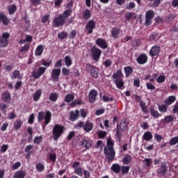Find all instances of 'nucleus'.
Instances as JSON below:
<instances>
[{"label":"nucleus","instance_id":"obj_1","mask_svg":"<svg viewBox=\"0 0 178 178\" xmlns=\"http://www.w3.org/2000/svg\"><path fill=\"white\" fill-rule=\"evenodd\" d=\"M114 144L115 143L112 138H108L107 140V145L104 148V155L106 159H108L110 162H112V161L115 159V155L116 154L113 149Z\"/></svg>","mask_w":178,"mask_h":178},{"label":"nucleus","instance_id":"obj_2","mask_svg":"<svg viewBox=\"0 0 178 178\" xmlns=\"http://www.w3.org/2000/svg\"><path fill=\"white\" fill-rule=\"evenodd\" d=\"M128 127L129 122H127V119L126 118H122L120 123L117 124V127L115 129V137L118 143H120V141H122V131H126V130H127Z\"/></svg>","mask_w":178,"mask_h":178},{"label":"nucleus","instance_id":"obj_3","mask_svg":"<svg viewBox=\"0 0 178 178\" xmlns=\"http://www.w3.org/2000/svg\"><path fill=\"white\" fill-rule=\"evenodd\" d=\"M51 116L52 115L49 111H46V113L40 111L38 113V122H42L44 119V124L47 126L51 122Z\"/></svg>","mask_w":178,"mask_h":178},{"label":"nucleus","instance_id":"obj_4","mask_svg":"<svg viewBox=\"0 0 178 178\" xmlns=\"http://www.w3.org/2000/svg\"><path fill=\"white\" fill-rule=\"evenodd\" d=\"M63 132V127L56 124L53 129V138L56 140L60 137V135Z\"/></svg>","mask_w":178,"mask_h":178},{"label":"nucleus","instance_id":"obj_5","mask_svg":"<svg viewBox=\"0 0 178 178\" xmlns=\"http://www.w3.org/2000/svg\"><path fill=\"white\" fill-rule=\"evenodd\" d=\"M9 37H10V35L8 33H4L0 36V48L8 47L9 44Z\"/></svg>","mask_w":178,"mask_h":178},{"label":"nucleus","instance_id":"obj_6","mask_svg":"<svg viewBox=\"0 0 178 178\" xmlns=\"http://www.w3.org/2000/svg\"><path fill=\"white\" fill-rule=\"evenodd\" d=\"M47 67H40L37 70H33L31 72V76L33 79H40L45 73Z\"/></svg>","mask_w":178,"mask_h":178},{"label":"nucleus","instance_id":"obj_7","mask_svg":"<svg viewBox=\"0 0 178 178\" xmlns=\"http://www.w3.org/2000/svg\"><path fill=\"white\" fill-rule=\"evenodd\" d=\"M65 20L63 19V17L60 14L53 20V26L59 27V26H63L65 24Z\"/></svg>","mask_w":178,"mask_h":178},{"label":"nucleus","instance_id":"obj_8","mask_svg":"<svg viewBox=\"0 0 178 178\" xmlns=\"http://www.w3.org/2000/svg\"><path fill=\"white\" fill-rule=\"evenodd\" d=\"M168 165L165 162L161 163L160 168L157 169V175L159 176H165L168 172Z\"/></svg>","mask_w":178,"mask_h":178},{"label":"nucleus","instance_id":"obj_9","mask_svg":"<svg viewBox=\"0 0 178 178\" xmlns=\"http://www.w3.org/2000/svg\"><path fill=\"white\" fill-rule=\"evenodd\" d=\"M59 76H60V69L54 68L51 72V77L52 81L58 82L59 81Z\"/></svg>","mask_w":178,"mask_h":178},{"label":"nucleus","instance_id":"obj_10","mask_svg":"<svg viewBox=\"0 0 178 178\" xmlns=\"http://www.w3.org/2000/svg\"><path fill=\"white\" fill-rule=\"evenodd\" d=\"M91 53H92V59L94 60H98V59H99L101 56V54H102V51H101V49L94 47L91 49Z\"/></svg>","mask_w":178,"mask_h":178},{"label":"nucleus","instance_id":"obj_11","mask_svg":"<svg viewBox=\"0 0 178 178\" xmlns=\"http://www.w3.org/2000/svg\"><path fill=\"white\" fill-rule=\"evenodd\" d=\"M94 29H95V21L91 19L87 23L86 30L88 31V34H92Z\"/></svg>","mask_w":178,"mask_h":178},{"label":"nucleus","instance_id":"obj_12","mask_svg":"<svg viewBox=\"0 0 178 178\" xmlns=\"http://www.w3.org/2000/svg\"><path fill=\"white\" fill-rule=\"evenodd\" d=\"M98 97V92L96 90H92L89 92V102L94 104Z\"/></svg>","mask_w":178,"mask_h":178},{"label":"nucleus","instance_id":"obj_13","mask_svg":"<svg viewBox=\"0 0 178 178\" xmlns=\"http://www.w3.org/2000/svg\"><path fill=\"white\" fill-rule=\"evenodd\" d=\"M79 118H80V111L75 110L70 112V120H71V122H76V120H78Z\"/></svg>","mask_w":178,"mask_h":178},{"label":"nucleus","instance_id":"obj_14","mask_svg":"<svg viewBox=\"0 0 178 178\" xmlns=\"http://www.w3.org/2000/svg\"><path fill=\"white\" fill-rule=\"evenodd\" d=\"M136 61L139 65H145L148 61V56L145 54H141L137 58Z\"/></svg>","mask_w":178,"mask_h":178},{"label":"nucleus","instance_id":"obj_15","mask_svg":"<svg viewBox=\"0 0 178 178\" xmlns=\"http://www.w3.org/2000/svg\"><path fill=\"white\" fill-rule=\"evenodd\" d=\"M81 145L82 148H86V149H88V148H91V147H92V141L88 138H84L82 140Z\"/></svg>","mask_w":178,"mask_h":178},{"label":"nucleus","instance_id":"obj_16","mask_svg":"<svg viewBox=\"0 0 178 178\" xmlns=\"http://www.w3.org/2000/svg\"><path fill=\"white\" fill-rule=\"evenodd\" d=\"M161 52V47L159 46H153L152 49L149 50V55L152 58L154 56H156V55H159Z\"/></svg>","mask_w":178,"mask_h":178},{"label":"nucleus","instance_id":"obj_17","mask_svg":"<svg viewBox=\"0 0 178 178\" xmlns=\"http://www.w3.org/2000/svg\"><path fill=\"white\" fill-rule=\"evenodd\" d=\"M96 44L102 49H106V48H108V43L106 42V40L102 38H97L96 40Z\"/></svg>","mask_w":178,"mask_h":178},{"label":"nucleus","instance_id":"obj_18","mask_svg":"<svg viewBox=\"0 0 178 178\" xmlns=\"http://www.w3.org/2000/svg\"><path fill=\"white\" fill-rule=\"evenodd\" d=\"M94 128V124L90 121H87L85 124H83V130L86 133H90L91 130Z\"/></svg>","mask_w":178,"mask_h":178},{"label":"nucleus","instance_id":"obj_19","mask_svg":"<svg viewBox=\"0 0 178 178\" xmlns=\"http://www.w3.org/2000/svg\"><path fill=\"white\" fill-rule=\"evenodd\" d=\"M11 97L9 92H5L1 95V101L2 102H6L9 104L10 102Z\"/></svg>","mask_w":178,"mask_h":178},{"label":"nucleus","instance_id":"obj_20","mask_svg":"<svg viewBox=\"0 0 178 178\" xmlns=\"http://www.w3.org/2000/svg\"><path fill=\"white\" fill-rule=\"evenodd\" d=\"M0 22H2L3 24L8 26L9 24V18L5 15L3 13H0Z\"/></svg>","mask_w":178,"mask_h":178},{"label":"nucleus","instance_id":"obj_21","mask_svg":"<svg viewBox=\"0 0 178 178\" xmlns=\"http://www.w3.org/2000/svg\"><path fill=\"white\" fill-rule=\"evenodd\" d=\"M123 77H124V75H123V73L120 70H118L116 73L112 76V79H113V80L122 79Z\"/></svg>","mask_w":178,"mask_h":178},{"label":"nucleus","instance_id":"obj_22","mask_svg":"<svg viewBox=\"0 0 178 178\" xmlns=\"http://www.w3.org/2000/svg\"><path fill=\"white\" fill-rule=\"evenodd\" d=\"M11 79L12 80H16V79L18 80H22V79H23V75L20 74V71L15 70L13 73Z\"/></svg>","mask_w":178,"mask_h":178},{"label":"nucleus","instance_id":"obj_23","mask_svg":"<svg viewBox=\"0 0 178 178\" xmlns=\"http://www.w3.org/2000/svg\"><path fill=\"white\" fill-rule=\"evenodd\" d=\"M42 52H44V45L40 44L35 49V56H41L42 55Z\"/></svg>","mask_w":178,"mask_h":178},{"label":"nucleus","instance_id":"obj_24","mask_svg":"<svg viewBox=\"0 0 178 178\" xmlns=\"http://www.w3.org/2000/svg\"><path fill=\"white\" fill-rule=\"evenodd\" d=\"M26 177V172L23 170L17 171L13 175V178H24Z\"/></svg>","mask_w":178,"mask_h":178},{"label":"nucleus","instance_id":"obj_25","mask_svg":"<svg viewBox=\"0 0 178 178\" xmlns=\"http://www.w3.org/2000/svg\"><path fill=\"white\" fill-rule=\"evenodd\" d=\"M114 83L115 84L117 88H119L120 90H123L124 82H123L122 79H114Z\"/></svg>","mask_w":178,"mask_h":178},{"label":"nucleus","instance_id":"obj_26","mask_svg":"<svg viewBox=\"0 0 178 178\" xmlns=\"http://www.w3.org/2000/svg\"><path fill=\"white\" fill-rule=\"evenodd\" d=\"M90 67V73L92 75V77H94L95 79H97L98 77V68L89 65Z\"/></svg>","mask_w":178,"mask_h":178},{"label":"nucleus","instance_id":"obj_27","mask_svg":"<svg viewBox=\"0 0 178 178\" xmlns=\"http://www.w3.org/2000/svg\"><path fill=\"white\" fill-rule=\"evenodd\" d=\"M111 33L113 38H118L120 33V29L118 28H112Z\"/></svg>","mask_w":178,"mask_h":178},{"label":"nucleus","instance_id":"obj_28","mask_svg":"<svg viewBox=\"0 0 178 178\" xmlns=\"http://www.w3.org/2000/svg\"><path fill=\"white\" fill-rule=\"evenodd\" d=\"M152 137L153 136L151 131H147L143 136V138L145 140V141H151V140H152Z\"/></svg>","mask_w":178,"mask_h":178},{"label":"nucleus","instance_id":"obj_29","mask_svg":"<svg viewBox=\"0 0 178 178\" xmlns=\"http://www.w3.org/2000/svg\"><path fill=\"white\" fill-rule=\"evenodd\" d=\"M23 125V122L20 120H17L14 123H13V128L15 130L17 131L19 130L22 126Z\"/></svg>","mask_w":178,"mask_h":178},{"label":"nucleus","instance_id":"obj_30","mask_svg":"<svg viewBox=\"0 0 178 178\" xmlns=\"http://www.w3.org/2000/svg\"><path fill=\"white\" fill-rule=\"evenodd\" d=\"M124 70L126 77H130L131 74H133V68L130 66L125 67Z\"/></svg>","mask_w":178,"mask_h":178},{"label":"nucleus","instance_id":"obj_31","mask_svg":"<svg viewBox=\"0 0 178 178\" xmlns=\"http://www.w3.org/2000/svg\"><path fill=\"white\" fill-rule=\"evenodd\" d=\"M41 94H42V91H41V90H38V91L35 92L33 94V100L35 102L39 101L40 98H41Z\"/></svg>","mask_w":178,"mask_h":178},{"label":"nucleus","instance_id":"obj_32","mask_svg":"<svg viewBox=\"0 0 178 178\" xmlns=\"http://www.w3.org/2000/svg\"><path fill=\"white\" fill-rule=\"evenodd\" d=\"M175 101H176V97L170 96L167 99L164 101V102L166 104V105H172Z\"/></svg>","mask_w":178,"mask_h":178},{"label":"nucleus","instance_id":"obj_33","mask_svg":"<svg viewBox=\"0 0 178 178\" xmlns=\"http://www.w3.org/2000/svg\"><path fill=\"white\" fill-rule=\"evenodd\" d=\"M111 170L114 172V173H120V165L119 164H113L111 168Z\"/></svg>","mask_w":178,"mask_h":178},{"label":"nucleus","instance_id":"obj_34","mask_svg":"<svg viewBox=\"0 0 178 178\" xmlns=\"http://www.w3.org/2000/svg\"><path fill=\"white\" fill-rule=\"evenodd\" d=\"M58 95L57 92H53L50 94L49 97V99L52 102H56V101L58 100Z\"/></svg>","mask_w":178,"mask_h":178},{"label":"nucleus","instance_id":"obj_35","mask_svg":"<svg viewBox=\"0 0 178 178\" xmlns=\"http://www.w3.org/2000/svg\"><path fill=\"white\" fill-rule=\"evenodd\" d=\"M83 17L85 20H88L91 17V12L90 10L86 9L83 12Z\"/></svg>","mask_w":178,"mask_h":178},{"label":"nucleus","instance_id":"obj_36","mask_svg":"<svg viewBox=\"0 0 178 178\" xmlns=\"http://www.w3.org/2000/svg\"><path fill=\"white\" fill-rule=\"evenodd\" d=\"M155 17V13L154 12V10H149L147 11H146L145 13V17H147V19H154V17Z\"/></svg>","mask_w":178,"mask_h":178},{"label":"nucleus","instance_id":"obj_37","mask_svg":"<svg viewBox=\"0 0 178 178\" xmlns=\"http://www.w3.org/2000/svg\"><path fill=\"white\" fill-rule=\"evenodd\" d=\"M17 10V8L16 7V5H15V4H13L11 6H8L9 15H15Z\"/></svg>","mask_w":178,"mask_h":178},{"label":"nucleus","instance_id":"obj_38","mask_svg":"<svg viewBox=\"0 0 178 178\" xmlns=\"http://www.w3.org/2000/svg\"><path fill=\"white\" fill-rule=\"evenodd\" d=\"M71 15H72V8H70V9L65 10L63 13L62 16H63V18L65 19H67V17H69Z\"/></svg>","mask_w":178,"mask_h":178},{"label":"nucleus","instance_id":"obj_39","mask_svg":"<svg viewBox=\"0 0 178 178\" xmlns=\"http://www.w3.org/2000/svg\"><path fill=\"white\" fill-rule=\"evenodd\" d=\"M59 40H66L67 38V32L63 31L58 34Z\"/></svg>","mask_w":178,"mask_h":178},{"label":"nucleus","instance_id":"obj_40","mask_svg":"<svg viewBox=\"0 0 178 178\" xmlns=\"http://www.w3.org/2000/svg\"><path fill=\"white\" fill-rule=\"evenodd\" d=\"M150 113L153 118H155L156 119H158L159 118V113L157 111H155V108H151L150 109Z\"/></svg>","mask_w":178,"mask_h":178},{"label":"nucleus","instance_id":"obj_41","mask_svg":"<svg viewBox=\"0 0 178 178\" xmlns=\"http://www.w3.org/2000/svg\"><path fill=\"white\" fill-rule=\"evenodd\" d=\"M131 162V156L127 155L123 159V163L124 165H129Z\"/></svg>","mask_w":178,"mask_h":178},{"label":"nucleus","instance_id":"obj_42","mask_svg":"<svg viewBox=\"0 0 178 178\" xmlns=\"http://www.w3.org/2000/svg\"><path fill=\"white\" fill-rule=\"evenodd\" d=\"M73 99H74V95H71V94H68L66 95L65 97V102H72V101H73Z\"/></svg>","mask_w":178,"mask_h":178},{"label":"nucleus","instance_id":"obj_43","mask_svg":"<svg viewBox=\"0 0 178 178\" xmlns=\"http://www.w3.org/2000/svg\"><path fill=\"white\" fill-rule=\"evenodd\" d=\"M159 111H160V112H163V113L168 112V105L166 104H161L160 106H159Z\"/></svg>","mask_w":178,"mask_h":178},{"label":"nucleus","instance_id":"obj_44","mask_svg":"<svg viewBox=\"0 0 178 178\" xmlns=\"http://www.w3.org/2000/svg\"><path fill=\"white\" fill-rule=\"evenodd\" d=\"M129 170H130V166L123 165L121 168L122 175H127V173H129Z\"/></svg>","mask_w":178,"mask_h":178},{"label":"nucleus","instance_id":"obj_45","mask_svg":"<svg viewBox=\"0 0 178 178\" xmlns=\"http://www.w3.org/2000/svg\"><path fill=\"white\" fill-rule=\"evenodd\" d=\"M36 169L38 172H44V169H45V166L44 165V164L41 163H38L36 165Z\"/></svg>","mask_w":178,"mask_h":178},{"label":"nucleus","instance_id":"obj_46","mask_svg":"<svg viewBox=\"0 0 178 178\" xmlns=\"http://www.w3.org/2000/svg\"><path fill=\"white\" fill-rule=\"evenodd\" d=\"M65 65L69 67L71 66L72 61V58H70V56H66L65 57Z\"/></svg>","mask_w":178,"mask_h":178},{"label":"nucleus","instance_id":"obj_47","mask_svg":"<svg viewBox=\"0 0 178 178\" xmlns=\"http://www.w3.org/2000/svg\"><path fill=\"white\" fill-rule=\"evenodd\" d=\"M178 143V136L174 137L170 140V145H176Z\"/></svg>","mask_w":178,"mask_h":178},{"label":"nucleus","instance_id":"obj_48","mask_svg":"<svg viewBox=\"0 0 178 178\" xmlns=\"http://www.w3.org/2000/svg\"><path fill=\"white\" fill-rule=\"evenodd\" d=\"M74 129L76 130H80L81 127L84 128V122L83 121H79L76 124L74 125Z\"/></svg>","mask_w":178,"mask_h":178},{"label":"nucleus","instance_id":"obj_49","mask_svg":"<svg viewBox=\"0 0 178 178\" xmlns=\"http://www.w3.org/2000/svg\"><path fill=\"white\" fill-rule=\"evenodd\" d=\"M42 66H45V67H49V66H51V65H52V60H49L47 61L45 60H43L42 61Z\"/></svg>","mask_w":178,"mask_h":178},{"label":"nucleus","instance_id":"obj_50","mask_svg":"<svg viewBox=\"0 0 178 178\" xmlns=\"http://www.w3.org/2000/svg\"><path fill=\"white\" fill-rule=\"evenodd\" d=\"M81 104H83V102L81 101V99H77L74 100L71 103V106H76V105H81Z\"/></svg>","mask_w":178,"mask_h":178},{"label":"nucleus","instance_id":"obj_51","mask_svg":"<svg viewBox=\"0 0 178 178\" xmlns=\"http://www.w3.org/2000/svg\"><path fill=\"white\" fill-rule=\"evenodd\" d=\"M74 173L78 176H83V168L81 167H79L74 169Z\"/></svg>","mask_w":178,"mask_h":178},{"label":"nucleus","instance_id":"obj_52","mask_svg":"<svg viewBox=\"0 0 178 178\" xmlns=\"http://www.w3.org/2000/svg\"><path fill=\"white\" fill-rule=\"evenodd\" d=\"M76 35H77V31L73 30L69 34V38L71 40H74L76 38Z\"/></svg>","mask_w":178,"mask_h":178},{"label":"nucleus","instance_id":"obj_53","mask_svg":"<svg viewBox=\"0 0 178 178\" xmlns=\"http://www.w3.org/2000/svg\"><path fill=\"white\" fill-rule=\"evenodd\" d=\"M20 166H22V163L16 162L13 164L12 169H13V170H17V169H19V168H20Z\"/></svg>","mask_w":178,"mask_h":178},{"label":"nucleus","instance_id":"obj_54","mask_svg":"<svg viewBox=\"0 0 178 178\" xmlns=\"http://www.w3.org/2000/svg\"><path fill=\"white\" fill-rule=\"evenodd\" d=\"M164 120L167 122V123H169L175 120V117L173 115H167L165 117Z\"/></svg>","mask_w":178,"mask_h":178},{"label":"nucleus","instance_id":"obj_55","mask_svg":"<svg viewBox=\"0 0 178 178\" xmlns=\"http://www.w3.org/2000/svg\"><path fill=\"white\" fill-rule=\"evenodd\" d=\"M146 87L147 88V90H150L151 91H154V90H155L156 88L155 87V86H154L152 83H146Z\"/></svg>","mask_w":178,"mask_h":178},{"label":"nucleus","instance_id":"obj_56","mask_svg":"<svg viewBox=\"0 0 178 178\" xmlns=\"http://www.w3.org/2000/svg\"><path fill=\"white\" fill-rule=\"evenodd\" d=\"M165 79H166V77L165 76V75H160L156 79V81L157 83H164Z\"/></svg>","mask_w":178,"mask_h":178},{"label":"nucleus","instance_id":"obj_57","mask_svg":"<svg viewBox=\"0 0 178 178\" xmlns=\"http://www.w3.org/2000/svg\"><path fill=\"white\" fill-rule=\"evenodd\" d=\"M62 73H63V76H69V74H70V70H69L66 67H63Z\"/></svg>","mask_w":178,"mask_h":178},{"label":"nucleus","instance_id":"obj_58","mask_svg":"<svg viewBox=\"0 0 178 178\" xmlns=\"http://www.w3.org/2000/svg\"><path fill=\"white\" fill-rule=\"evenodd\" d=\"M41 141H42V136H36L35 137L34 140H33V143L35 144H40V143H41Z\"/></svg>","mask_w":178,"mask_h":178},{"label":"nucleus","instance_id":"obj_59","mask_svg":"<svg viewBox=\"0 0 178 178\" xmlns=\"http://www.w3.org/2000/svg\"><path fill=\"white\" fill-rule=\"evenodd\" d=\"M41 1L45 0H31V3L33 6H38L41 3Z\"/></svg>","mask_w":178,"mask_h":178},{"label":"nucleus","instance_id":"obj_60","mask_svg":"<svg viewBox=\"0 0 178 178\" xmlns=\"http://www.w3.org/2000/svg\"><path fill=\"white\" fill-rule=\"evenodd\" d=\"M102 98L104 102H112V101H113V98L109 97L106 95H104Z\"/></svg>","mask_w":178,"mask_h":178},{"label":"nucleus","instance_id":"obj_61","mask_svg":"<svg viewBox=\"0 0 178 178\" xmlns=\"http://www.w3.org/2000/svg\"><path fill=\"white\" fill-rule=\"evenodd\" d=\"M99 138H105L106 137V132L104 131H100L98 133Z\"/></svg>","mask_w":178,"mask_h":178},{"label":"nucleus","instance_id":"obj_62","mask_svg":"<svg viewBox=\"0 0 178 178\" xmlns=\"http://www.w3.org/2000/svg\"><path fill=\"white\" fill-rule=\"evenodd\" d=\"M134 8H136V3L134 2H130L128 5H127L125 9H134Z\"/></svg>","mask_w":178,"mask_h":178},{"label":"nucleus","instance_id":"obj_63","mask_svg":"<svg viewBox=\"0 0 178 178\" xmlns=\"http://www.w3.org/2000/svg\"><path fill=\"white\" fill-rule=\"evenodd\" d=\"M144 162L146 163V166H151L152 165V159L146 158L144 159Z\"/></svg>","mask_w":178,"mask_h":178},{"label":"nucleus","instance_id":"obj_64","mask_svg":"<svg viewBox=\"0 0 178 178\" xmlns=\"http://www.w3.org/2000/svg\"><path fill=\"white\" fill-rule=\"evenodd\" d=\"M62 62H63V60L56 61L54 64V67H62Z\"/></svg>","mask_w":178,"mask_h":178}]
</instances>
